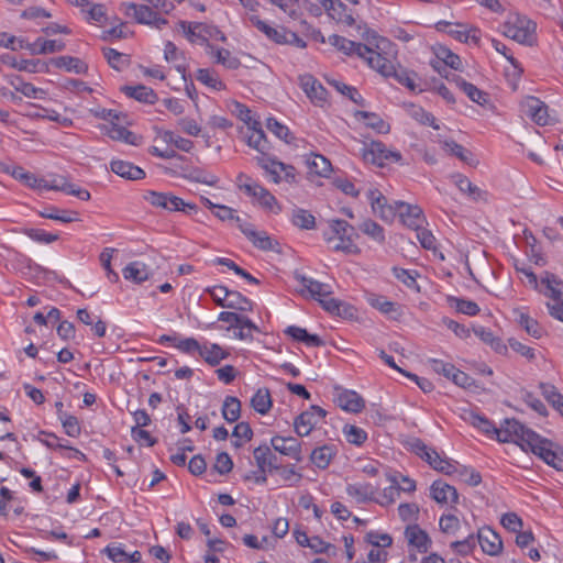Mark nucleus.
Returning <instances> with one entry per match:
<instances>
[{"instance_id":"obj_48","label":"nucleus","mask_w":563,"mask_h":563,"mask_svg":"<svg viewBox=\"0 0 563 563\" xmlns=\"http://www.w3.org/2000/svg\"><path fill=\"white\" fill-rule=\"evenodd\" d=\"M221 412L228 422L238 421L241 416V401L234 396H227Z\"/></svg>"},{"instance_id":"obj_45","label":"nucleus","mask_w":563,"mask_h":563,"mask_svg":"<svg viewBox=\"0 0 563 563\" xmlns=\"http://www.w3.org/2000/svg\"><path fill=\"white\" fill-rule=\"evenodd\" d=\"M196 29H199L198 38H199V43H201V44L206 43L208 45L209 40H216V41H221V42L227 41V37L223 34V32H221L213 24L199 22V23H196Z\"/></svg>"},{"instance_id":"obj_35","label":"nucleus","mask_w":563,"mask_h":563,"mask_svg":"<svg viewBox=\"0 0 563 563\" xmlns=\"http://www.w3.org/2000/svg\"><path fill=\"white\" fill-rule=\"evenodd\" d=\"M208 54L214 57L216 63L223 65L228 69H238L241 62L233 56L229 49L218 48L212 44L207 45Z\"/></svg>"},{"instance_id":"obj_16","label":"nucleus","mask_w":563,"mask_h":563,"mask_svg":"<svg viewBox=\"0 0 563 563\" xmlns=\"http://www.w3.org/2000/svg\"><path fill=\"white\" fill-rule=\"evenodd\" d=\"M299 86L306 96L316 104L325 102L328 91L321 82L310 74L300 75L298 77Z\"/></svg>"},{"instance_id":"obj_9","label":"nucleus","mask_w":563,"mask_h":563,"mask_svg":"<svg viewBox=\"0 0 563 563\" xmlns=\"http://www.w3.org/2000/svg\"><path fill=\"white\" fill-rule=\"evenodd\" d=\"M363 158L367 163L384 166L387 163L399 162L401 154L397 151L388 150L382 142L373 141L364 147Z\"/></svg>"},{"instance_id":"obj_21","label":"nucleus","mask_w":563,"mask_h":563,"mask_svg":"<svg viewBox=\"0 0 563 563\" xmlns=\"http://www.w3.org/2000/svg\"><path fill=\"white\" fill-rule=\"evenodd\" d=\"M476 541L481 545L483 552L488 555H498L503 550V541L499 534L489 527L478 530Z\"/></svg>"},{"instance_id":"obj_54","label":"nucleus","mask_w":563,"mask_h":563,"mask_svg":"<svg viewBox=\"0 0 563 563\" xmlns=\"http://www.w3.org/2000/svg\"><path fill=\"white\" fill-rule=\"evenodd\" d=\"M196 78L201 84L214 90H223L225 88V85L218 78L214 71L208 68L198 69Z\"/></svg>"},{"instance_id":"obj_4","label":"nucleus","mask_w":563,"mask_h":563,"mask_svg":"<svg viewBox=\"0 0 563 563\" xmlns=\"http://www.w3.org/2000/svg\"><path fill=\"white\" fill-rule=\"evenodd\" d=\"M301 292H308L309 296L320 302L322 308L336 316H341V307L344 306L342 301L330 297L332 287L329 284L320 283L311 277L300 276Z\"/></svg>"},{"instance_id":"obj_49","label":"nucleus","mask_w":563,"mask_h":563,"mask_svg":"<svg viewBox=\"0 0 563 563\" xmlns=\"http://www.w3.org/2000/svg\"><path fill=\"white\" fill-rule=\"evenodd\" d=\"M224 308L239 311H252L253 302L239 291L230 290V295L225 299Z\"/></svg>"},{"instance_id":"obj_30","label":"nucleus","mask_w":563,"mask_h":563,"mask_svg":"<svg viewBox=\"0 0 563 563\" xmlns=\"http://www.w3.org/2000/svg\"><path fill=\"white\" fill-rule=\"evenodd\" d=\"M284 332L294 341L301 342L309 347H319L324 345V341L319 335L310 334L306 329L297 325H289Z\"/></svg>"},{"instance_id":"obj_39","label":"nucleus","mask_w":563,"mask_h":563,"mask_svg":"<svg viewBox=\"0 0 563 563\" xmlns=\"http://www.w3.org/2000/svg\"><path fill=\"white\" fill-rule=\"evenodd\" d=\"M250 130H252V134L247 139V144L258 151L261 155H268L266 151H268L269 146L267 144L266 135L262 130L261 122L254 121Z\"/></svg>"},{"instance_id":"obj_61","label":"nucleus","mask_w":563,"mask_h":563,"mask_svg":"<svg viewBox=\"0 0 563 563\" xmlns=\"http://www.w3.org/2000/svg\"><path fill=\"white\" fill-rule=\"evenodd\" d=\"M410 115L421 124L432 126L434 130H439L440 126L437 124V120L432 113L426 111L423 108L418 106H411Z\"/></svg>"},{"instance_id":"obj_53","label":"nucleus","mask_w":563,"mask_h":563,"mask_svg":"<svg viewBox=\"0 0 563 563\" xmlns=\"http://www.w3.org/2000/svg\"><path fill=\"white\" fill-rule=\"evenodd\" d=\"M460 89L474 102L483 106L487 102V93L464 79L456 80Z\"/></svg>"},{"instance_id":"obj_57","label":"nucleus","mask_w":563,"mask_h":563,"mask_svg":"<svg viewBox=\"0 0 563 563\" xmlns=\"http://www.w3.org/2000/svg\"><path fill=\"white\" fill-rule=\"evenodd\" d=\"M449 302L451 307L456 309V311L467 316H476L479 312L478 305L472 300L457 297H450Z\"/></svg>"},{"instance_id":"obj_28","label":"nucleus","mask_w":563,"mask_h":563,"mask_svg":"<svg viewBox=\"0 0 563 563\" xmlns=\"http://www.w3.org/2000/svg\"><path fill=\"white\" fill-rule=\"evenodd\" d=\"M361 58L365 59L371 68L375 69L384 77H389L393 73H395V66L393 62L369 47L368 53L363 55Z\"/></svg>"},{"instance_id":"obj_19","label":"nucleus","mask_w":563,"mask_h":563,"mask_svg":"<svg viewBox=\"0 0 563 563\" xmlns=\"http://www.w3.org/2000/svg\"><path fill=\"white\" fill-rule=\"evenodd\" d=\"M430 496L438 504H446L451 507L459 504V494L456 488L442 479H437L431 484Z\"/></svg>"},{"instance_id":"obj_56","label":"nucleus","mask_w":563,"mask_h":563,"mask_svg":"<svg viewBox=\"0 0 563 563\" xmlns=\"http://www.w3.org/2000/svg\"><path fill=\"white\" fill-rule=\"evenodd\" d=\"M475 334L485 343L489 344L496 352L501 353L507 350V346L500 339L496 338L493 331L488 328L479 327L474 330Z\"/></svg>"},{"instance_id":"obj_41","label":"nucleus","mask_w":563,"mask_h":563,"mask_svg":"<svg viewBox=\"0 0 563 563\" xmlns=\"http://www.w3.org/2000/svg\"><path fill=\"white\" fill-rule=\"evenodd\" d=\"M51 62L56 68H64L75 74H85L88 70V66L85 62L73 56H59L52 58Z\"/></svg>"},{"instance_id":"obj_6","label":"nucleus","mask_w":563,"mask_h":563,"mask_svg":"<svg viewBox=\"0 0 563 563\" xmlns=\"http://www.w3.org/2000/svg\"><path fill=\"white\" fill-rule=\"evenodd\" d=\"M255 161L271 177L273 183L279 184L285 181L290 185L298 183L297 170L292 165L285 164L271 155L256 156Z\"/></svg>"},{"instance_id":"obj_44","label":"nucleus","mask_w":563,"mask_h":563,"mask_svg":"<svg viewBox=\"0 0 563 563\" xmlns=\"http://www.w3.org/2000/svg\"><path fill=\"white\" fill-rule=\"evenodd\" d=\"M123 277L128 280H133L136 284H141L148 279L150 271L148 267L141 262H132L123 268Z\"/></svg>"},{"instance_id":"obj_31","label":"nucleus","mask_w":563,"mask_h":563,"mask_svg":"<svg viewBox=\"0 0 563 563\" xmlns=\"http://www.w3.org/2000/svg\"><path fill=\"white\" fill-rule=\"evenodd\" d=\"M345 492L357 504L375 500V488L369 483L347 484Z\"/></svg>"},{"instance_id":"obj_51","label":"nucleus","mask_w":563,"mask_h":563,"mask_svg":"<svg viewBox=\"0 0 563 563\" xmlns=\"http://www.w3.org/2000/svg\"><path fill=\"white\" fill-rule=\"evenodd\" d=\"M464 419L487 435L497 433V428L484 416L471 411Z\"/></svg>"},{"instance_id":"obj_7","label":"nucleus","mask_w":563,"mask_h":563,"mask_svg":"<svg viewBox=\"0 0 563 563\" xmlns=\"http://www.w3.org/2000/svg\"><path fill=\"white\" fill-rule=\"evenodd\" d=\"M7 48L15 49H27L32 54H48L55 52H62L65 49V43L59 40H43L38 37L33 43L27 42L24 38H18L15 36H9L7 42L3 43Z\"/></svg>"},{"instance_id":"obj_33","label":"nucleus","mask_w":563,"mask_h":563,"mask_svg":"<svg viewBox=\"0 0 563 563\" xmlns=\"http://www.w3.org/2000/svg\"><path fill=\"white\" fill-rule=\"evenodd\" d=\"M451 178L459 190L466 195L471 200L478 201L483 198L484 191L474 185L466 176L462 174H454Z\"/></svg>"},{"instance_id":"obj_58","label":"nucleus","mask_w":563,"mask_h":563,"mask_svg":"<svg viewBox=\"0 0 563 563\" xmlns=\"http://www.w3.org/2000/svg\"><path fill=\"white\" fill-rule=\"evenodd\" d=\"M166 210L169 212L181 211L190 214L197 211V206L195 203L185 202L180 197L170 192Z\"/></svg>"},{"instance_id":"obj_3","label":"nucleus","mask_w":563,"mask_h":563,"mask_svg":"<svg viewBox=\"0 0 563 563\" xmlns=\"http://www.w3.org/2000/svg\"><path fill=\"white\" fill-rule=\"evenodd\" d=\"M238 181L240 190L251 197L253 203H256L264 210L275 214L282 212V206L277 201L276 197L260 183L244 174H240L238 176Z\"/></svg>"},{"instance_id":"obj_10","label":"nucleus","mask_w":563,"mask_h":563,"mask_svg":"<svg viewBox=\"0 0 563 563\" xmlns=\"http://www.w3.org/2000/svg\"><path fill=\"white\" fill-rule=\"evenodd\" d=\"M435 27L438 31L446 32L453 38L462 43H467L468 41H472L475 44H477L481 40L479 29L475 26L468 27L466 24L463 23L452 24L448 21H439L435 24Z\"/></svg>"},{"instance_id":"obj_40","label":"nucleus","mask_w":563,"mask_h":563,"mask_svg":"<svg viewBox=\"0 0 563 563\" xmlns=\"http://www.w3.org/2000/svg\"><path fill=\"white\" fill-rule=\"evenodd\" d=\"M354 117L378 133H388L390 130V125L374 112L356 111Z\"/></svg>"},{"instance_id":"obj_63","label":"nucleus","mask_w":563,"mask_h":563,"mask_svg":"<svg viewBox=\"0 0 563 563\" xmlns=\"http://www.w3.org/2000/svg\"><path fill=\"white\" fill-rule=\"evenodd\" d=\"M388 479L391 484L396 485L399 492L413 493L416 490V482L401 473L388 475Z\"/></svg>"},{"instance_id":"obj_15","label":"nucleus","mask_w":563,"mask_h":563,"mask_svg":"<svg viewBox=\"0 0 563 563\" xmlns=\"http://www.w3.org/2000/svg\"><path fill=\"white\" fill-rule=\"evenodd\" d=\"M271 446L282 455L291 457L296 462H301L303 456L301 452V442L294 437L274 435L271 439Z\"/></svg>"},{"instance_id":"obj_24","label":"nucleus","mask_w":563,"mask_h":563,"mask_svg":"<svg viewBox=\"0 0 563 563\" xmlns=\"http://www.w3.org/2000/svg\"><path fill=\"white\" fill-rule=\"evenodd\" d=\"M257 468L261 472H274L280 468L277 456L272 452L267 444H262L254 449L253 452Z\"/></svg>"},{"instance_id":"obj_37","label":"nucleus","mask_w":563,"mask_h":563,"mask_svg":"<svg viewBox=\"0 0 563 563\" xmlns=\"http://www.w3.org/2000/svg\"><path fill=\"white\" fill-rule=\"evenodd\" d=\"M122 90L128 97H131L140 102L154 104L158 100L156 92L146 86H125Z\"/></svg>"},{"instance_id":"obj_18","label":"nucleus","mask_w":563,"mask_h":563,"mask_svg":"<svg viewBox=\"0 0 563 563\" xmlns=\"http://www.w3.org/2000/svg\"><path fill=\"white\" fill-rule=\"evenodd\" d=\"M321 5L327 11L328 15L338 23H342L346 26H353L355 24L353 12L349 10L346 4L341 0H321Z\"/></svg>"},{"instance_id":"obj_29","label":"nucleus","mask_w":563,"mask_h":563,"mask_svg":"<svg viewBox=\"0 0 563 563\" xmlns=\"http://www.w3.org/2000/svg\"><path fill=\"white\" fill-rule=\"evenodd\" d=\"M250 23L255 26L260 32L266 35V37L276 44H283L287 29L284 26H272L265 21L261 20L258 15H250Z\"/></svg>"},{"instance_id":"obj_22","label":"nucleus","mask_w":563,"mask_h":563,"mask_svg":"<svg viewBox=\"0 0 563 563\" xmlns=\"http://www.w3.org/2000/svg\"><path fill=\"white\" fill-rule=\"evenodd\" d=\"M367 197L371 201L372 210L384 221H391L396 216V203H387L385 196L377 189L368 190Z\"/></svg>"},{"instance_id":"obj_23","label":"nucleus","mask_w":563,"mask_h":563,"mask_svg":"<svg viewBox=\"0 0 563 563\" xmlns=\"http://www.w3.org/2000/svg\"><path fill=\"white\" fill-rule=\"evenodd\" d=\"M120 11L128 18L133 19L140 24L150 25L152 19L155 18V10L146 4H137L134 2H123L120 5Z\"/></svg>"},{"instance_id":"obj_20","label":"nucleus","mask_w":563,"mask_h":563,"mask_svg":"<svg viewBox=\"0 0 563 563\" xmlns=\"http://www.w3.org/2000/svg\"><path fill=\"white\" fill-rule=\"evenodd\" d=\"M533 29L534 25L530 21L518 19L516 23H505L504 34L520 44H529Z\"/></svg>"},{"instance_id":"obj_11","label":"nucleus","mask_w":563,"mask_h":563,"mask_svg":"<svg viewBox=\"0 0 563 563\" xmlns=\"http://www.w3.org/2000/svg\"><path fill=\"white\" fill-rule=\"evenodd\" d=\"M327 415V411L317 406L312 405L310 408L301 412L294 421L295 431L299 437L308 435L313 427L321 421Z\"/></svg>"},{"instance_id":"obj_5","label":"nucleus","mask_w":563,"mask_h":563,"mask_svg":"<svg viewBox=\"0 0 563 563\" xmlns=\"http://www.w3.org/2000/svg\"><path fill=\"white\" fill-rule=\"evenodd\" d=\"M411 451L426 461L433 470L445 475H452L459 471V463L445 456H441L434 449L429 448L420 439L410 443Z\"/></svg>"},{"instance_id":"obj_46","label":"nucleus","mask_w":563,"mask_h":563,"mask_svg":"<svg viewBox=\"0 0 563 563\" xmlns=\"http://www.w3.org/2000/svg\"><path fill=\"white\" fill-rule=\"evenodd\" d=\"M547 401L563 416V395L554 385L541 383L539 386Z\"/></svg>"},{"instance_id":"obj_38","label":"nucleus","mask_w":563,"mask_h":563,"mask_svg":"<svg viewBox=\"0 0 563 563\" xmlns=\"http://www.w3.org/2000/svg\"><path fill=\"white\" fill-rule=\"evenodd\" d=\"M290 222L301 230H312L316 228L314 216L309 210L299 207L291 209Z\"/></svg>"},{"instance_id":"obj_50","label":"nucleus","mask_w":563,"mask_h":563,"mask_svg":"<svg viewBox=\"0 0 563 563\" xmlns=\"http://www.w3.org/2000/svg\"><path fill=\"white\" fill-rule=\"evenodd\" d=\"M307 164L312 173L321 177H328L332 169L330 161L320 154L310 156Z\"/></svg>"},{"instance_id":"obj_32","label":"nucleus","mask_w":563,"mask_h":563,"mask_svg":"<svg viewBox=\"0 0 563 563\" xmlns=\"http://www.w3.org/2000/svg\"><path fill=\"white\" fill-rule=\"evenodd\" d=\"M541 284L547 288L543 294L551 299L550 302L563 300V282L556 275L545 272Z\"/></svg>"},{"instance_id":"obj_59","label":"nucleus","mask_w":563,"mask_h":563,"mask_svg":"<svg viewBox=\"0 0 563 563\" xmlns=\"http://www.w3.org/2000/svg\"><path fill=\"white\" fill-rule=\"evenodd\" d=\"M343 433L349 443L357 446H361L367 440L366 431L353 424H346L343 429Z\"/></svg>"},{"instance_id":"obj_14","label":"nucleus","mask_w":563,"mask_h":563,"mask_svg":"<svg viewBox=\"0 0 563 563\" xmlns=\"http://www.w3.org/2000/svg\"><path fill=\"white\" fill-rule=\"evenodd\" d=\"M334 402L344 411L357 413L365 407V400L354 390L334 388Z\"/></svg>"},{"instance_id":"obj_8","label":"nucleus","mask_w":563,"mask_h":563,"mask_svg":"<svg viewBox=\"0 0 563 563\" xmlns=\"http://www.w3.org/2000/svg\"><path fill=\"white\" fill-rule=\"evenodd\" d=\"M528 451L540 457L548 465L563 472V448L539 435L538 440L533 442Z\"/></svg>"},{"instance_id":"obj_42","label":"nucleus","mask_w":563,"mask_h":563,"mask_svg":"<svg viewBox=\"0 0 563 563\" xmlns=\"http://www.w3.org/2000/svg\"><path fill=\"white\" fill-rule=\"evenodd\" d=\"M38 214L44 219L60 221L63 223L77 221L79 216L77 211L62 210L54 206L44 208L42 211H38Z\"/></svg>"},{"instance_id":"obj_60","label":"nucleus","mask_w":563,"mask_h":563,"mask_svg":"<svg viewBox=\"0 0 563 563\" xmlns=\"http://www.w3.org/2000/svg\"><path fill=\"white\" fill-rule=\"evenodd\" d=\"M439 527L441 532L455 536L461 528L460 519L452 514H444L440 517Z\"/></svg>"},{"instance_id":"obj_55","label":"nucleus","mask_w":563,"mask_h":563,"mask_svg":"<svg viewBox=\"0 0 563 563\" xmlns=\"http://www.w3.org/2000/svg\"><path fill=\"white\" fill-rule=\"evenodd\" d=\"M103 56L108 64L115 70H123L129 65V57L114 48H104Z\"/></svg>"},{"instance_id":"obj_47","label":"nucleus","mask_w":563,"mask_h":563,"mask_svg":"<svg viewBox=\"0 0 563 563\" xmlns=\"http://www.w3.org/2000/svg\"><path fill=\"white\" fill-rule=\"evenodd\" d=\"M360 230L378 244L386 241L384 228L372 219H366L360 224Z\"/></svg>"},{"instance_id":"obj_26","label":"nucleus","mask_w":563,"mask_h":563,"mask_svg":"<svg viewBox=\"0 0 563 563\" xmlns=\"http://www.w3.org/2000/svg\"><path fill=\"white\" fill-rule=\"evenodd\" d=\"M329 43L346 55H357L358 57H362L368 53L367 45L347 40L338 34L329 36Z\"/></svg>"},{"instance_id":"obj_2","label":"nucleus","mask_w":563,"mask_h":563,"mask_svg":"<svg viewBox=\"0 0 563 563\" xmlns=\"http://www.w3.org/2000/svg\"><path fill=\"white\" fill-rule=\"evenodd\" d=\"M538 437L539 434L537 432L528 429L516 419H505L496 433V439L499 442H514L526 452H528L533 442L538 440Z\"/></svg>"},{"instance_id":"obj_52","label":"nucleus","mask_w":563,"mask_h":563,"mask_svg":"<svg viewBox=\"0 0 563 563\" xmlns=\"http://www.w3.org/2000/svg\"><path fill=\"white\" fill-rule=\"evenodd\" d=\"M371 307L379 310L382 313L391 314L398 311L397 303L388 300L385 296L371 294L367 297Z\"/></svg>"},{"instance_id":"obj_17","label":"nucleus","mask_w":563,"mask_h":563,"mask_svg":"<svg viewBox=\"0 0 563 563\" xmlns=\"http://www.w3.org/2000/svg\"><path fill=\"white\" fill-rule=\"evenodd\" d=\"M404 534L408 545L419 553H427L432 545L431 538L419 525L407 526Z\"/></svg>"},{"instance_id":"obj_34","label":"nucleus","mask_w":563,"mask_h":563,"mask_svg":"<svg viewBox=\"0 0 563 563\" xmlns=\"http://www.w3.org/2000/svg\"><path fill=\"white\" fill-rule=\"evenodd\" d=\"M336 454V449L332 444H324L312 450L310 454V461L321 470H324L329 466L332 459Z\"/></svg>"},{"instance_id":"obj_43","label":"nucleus","mask_w":563,"mask_h":563,"mask_svg":"<svg viewBox=\"0 0 563 563\" xmlns=\"http://www.w3.org/2000/svg\"><path fill=\"white\" fill-rule=\"evenodd\" d=\"M273 406V399L268 388H258L251 398V407L260 415H266Z\"/></svg>"},{"instance_id":"obj_27","label":"nucleus","mask_w":563,"mask_h":563,"mask_svg":"<svg viewBox=\"0 0 563 563\" xmlns=\"http://www.w3.org/2000/svg\"><path fill=\"white\" fill-rule=\"evenodd\" d=\"M110 168L118 176L129 180H140L145 178V172L141 167L126 161L112 159L110 162Z\"/></svg>"},{"instance_id":"obj_36","label":"nucleus","mask_w":563,"mask_h":563,"mask_svg":"<svg viewBox=\"0 0 563 563\" xmlns=\"http://www.w3.org/2000/svg\"><path fill=\"white\" fill-rule=\"evenodd\" d=\"M210 366H217L221 361L229 357L230 353L223 350L219 344L211 343L202 345L199 354Z\"/></svg>"},{"instance_id":"obj_1","label":"nucleus","mask_w":563,"mask_h":563,"mask_svg":"<svg viewBox=\"0 0 563 563\" xmlns=\"http://www.w3.org/2000/svg\"><path fill=\"white\" fill-rule=\"evenodd\" d=\"M355 238H357V233L354 227L342 219L330 220L329 231L324 232V240L329 244H333V251L349 255L361 254V249L355 244Z\"/></svg>"},{"instance_id":"obj_12","label":"nucleus","mask_w":563,"mask_h":563,"mask_svg":"<svg viewBox=\"0 0 563 563\" xmlns=\"http://www.w3.org/2000/svg\"><path fill=\"white\" fill-rule=\"evenodd\" d=\"M521 108L523 113L540 126H545L552 121L548 106L537 97L528 96L521 102Z\"/></svg>"},{"instance_id":"obj_64","label":"nucleus","mask_w":563,"mask_h":563,"mask_svg":"<svg viewBox=\"0 0 563 563\" xmlns=\"http://www.w3.org/2000/svg\"><path fill=\"white\" fill-rule=\"evenodd\" d=\"M170 192H162L155 190H147L143 198L147 201L152 207L161 208L166 210L167 202L169 199Z\"/></svg>"},{"instance_id":"obj_13","label":"nucleus","mask_w":563,"mask_h":563,"mask_svg":"<svg viewBox=\"0 0 563 563\" xmlns=\"http://www.w3.org/2000/svg\"><path fill=\"white\" fill-rule=\"evenodd\" d=\"M396 213L399 214L401 222L412 230L420 229L426 222L423 211L417 205L396 201Z\"/></svg>"},{"instance_id":"obj_25","label":"nucleus","mask_w":563,"mask_h":563,"mask_svg":"<svg viewBox=\"0 0 563 563\" xmlns=\"http://www.w3.org/2000/svg\"><path fill=\"white\" fill-rule=\"evenodd\" d=\"M1 62L20 71L27 73H45L48 70L46 63L40 59H21L18 60L13 55L4 54L1 56Z\"/></svg>"},{"instance_id":"obj_62","label":"nucleus","mask_w":563,"mask_h":563,"mask_svg":"<svg viewBox=\"0 0 563 563\" xmlns=\"http://www.w3.org/2000/svg\"><path fill=\"white\" fill-rule=\"evenodd\" d=\"M24 234L34 242L41 244H51L58 240V234L46 232L42 229L29 228L24 230Z\"/></svg>"}]
</instances>
